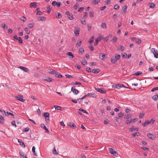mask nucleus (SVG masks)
I'll use <instances>...</instances> for the list:
<instances>
[{
	"label": "nucleus",
	"instance_id": "1",
	"mask_svg": "<svg viewBox=\"0 0 158 158\" xmlns=\"http://www.w3.org/2000/svg\"><path fill=\"white\" fill-rule=\"evenodd\" d=\"M120 57L121 56L120 55L117 54H115L114 58V57L111 58V61L113 63H115L116 62L117 60L120 59Z\"/></svg>",
	"mask_w": 158,
	"mask_h": 158
},
{
	"label": "nucleus",
	"instance_id": "2",
	"mask_svg": "<svg viewBox=\"0 0 158 158\" xmlns=\"http://www.w3.org/2000/svg\"><path fill=\"white\" fill-rule=\"evenodd\" d=\"M23 96H21V95L18 96H15V98L16 99L18 100H19L20 101L24 102L25 101V100L24 99H23Z\"/></svg>",
	"mask_w": 158,
	"mask_h": 158
},
{
	"label": "nucleus",
	"instance_id": "3",
	"mask_svg": "<svg viewBox=\"0 0 158 158\" xmlns=\"http://www.w3.org/2000/svg\"><path fill=\"white\" fill-rule=\"evenodd\" d=\"M151 51L154 54V57L156 58H158V53L156 52L157 51H156L155 49L154 48H152L151 49Z\"/></svg>",
	"mask_w": 158,
	"mask_h": 158
},
{
	"label": "nucleus",
	"instance_id": "4",
	"mask_svg": "<svg viewBox=\"0 0 158 158\" xmlns=\"http://www.w3.org/2000/svg\"><path fill=\"white\" fill-rule=\"evenodd\" d=\"M71 91L75 94H77L79 93V91L75 88V86H73L72 87Z\"/></svg>",
	"mask_w": 158,
	"mask_h": 158
},
{
	"label": "nucleus",
	"instance_id": "5",
	"mask_svg": "<svg viewBox=\"0 0 158 158\" xmlns=\"http://www.w3.org/2000/svg\"><path fill=\"white\" fill-rule=\"evenodd\" d=\"M147 136L148 138L152 140H154L155 138V136L152 134L148 133L147 134Z\"/></svg>",
	"mask_w": 158,
	"mask_h": 158
},
{
	"label": "nucleus",
	"instance_id": "6",
	"mask_svg": "<svg viewBox=\"0 0 158 158\" xmlns=\"http://www.w3.org/2000/svg\"><path fill=\"white\" fill-rule=\"evenodd\" d=\"M52 4L53 6L56 5L57 7H59L60 6L61 3L60 2H56L55 1H53L52 2Z\"/></svg>",
	"mask_w": 158,
	"mask_h": 158
},
{
	"label": "nucleus",
	"instance_id": "7",
	"mask_svg": "<svg viewBox=\"0 0 158 158\" xmlns=\"http://www.w3.org/2000/svg\"><path fill=\"white\" fill-rule=\"evenodd\" d=\"M80 29L76 28L74 30V33L76 36H78L79 34Z\"/></svg>",
	"mask_w": 158,
	"mask_h": 158
},
{
	"label": "nucleus",
	"instance_id": "8",
	"mask_svg": "<svg viewBox=\"0 0 158 158\" xmlns=\"http://www.w3.org/2000/svg\"><path fill=\"white\" fill-rule=\"evenodd\" d=\"M106 56H107V54H106L101 53L99 56V58L102 60L105 58V57Z\"/></svg>",
	"mask_w": 158,
	"mask_h": 158
},
{
	"label": "nucleus",
	"instance_id": "9",
	"mask_svg": "<svg viewBox=\"0 0 158 158\" xmlns=\"http://www.w3.org/2000/svg\"><path fill=\"white\" fill-rule=\"evenodd\" d=\"M19 68L21 69L22 70H23V71H24L25 72H29V69H28L25 67L21 66L19 67Z\"/></svg>",
	"mask_w": 158,
	"mask_h": 158
},
{
	"label": "nucleus",
	"instance_id": "10",
	"mask_svg": "<svg viewBox=\"0 0 158 158\" xmlns=\"http://www.w3.org/2000/svg\"><path fill=\"white\" fill-rule=\"evenodd\" d=\"M54 74H55L56 77L58 78H60L62 77V76L61 74L56 71H55Z\"/></svg>",
	"mask_w": 158,
	"mask_h": 158
},
{
	"label": "nucleus",
	"instance_id": "11",
	"mask_svg": "<svg viewBox=\"0 0 158 158\" xmlns=\"http://www.w3.org/2000/svg\"><path fill=\"white\" fill-rule=\"evenodd\" d=\"M37 6V4L35 2H31L30 4V7L31 8H32V7L36 8Z\"/></svg>",
	"mask_w": 158,
	"mask_h": 158
},
{
	"label": "nucleus",
	"instance_id": "12",
	"mask_svg": "<svg viewBox=\"0 0 158 158\" xmlns=\"http://www.w3.org/2000/svg\"><path fill=\"white\" fill-rule=\"evenodd\" d=\"M100 70L99 69L97 68L93 69L92 71V72L94 73H99L100 72Z\"/></svg>",
	"mask_w": 158,
	"mask_h": 158
},
{
	"label": "nucleus",
	"instance_id": "13",
	"mask_svg": "<svg viewBox=\"0 0 158 158\" xmlns=\"http://www.w3.org/2000/svg\"><path fill=\"white\" fill-rule=\"evenodd\" d=\"M19 154L21 158H27V157L25 156L24 153L23 152H20Z\"/></svg>",
	"mask_w": 158,
	"mask_h": 158
},
{
	"label": "nucleus",
	"instance_id": "14",
	"mask_svg": "<svg viewBox=\"0 0 158 158\" xmlns=\"http://www.w3.org/2000/svg\"><path fill=\"white\" fill-rule=\"evenodd\" d=\"M44 80L48 82H52L53 80V79L48 77L46 79H44Z\"/></svg>",
	"mask_w": 158,
	"mask_h": 158
},
{
	"label": "nucleus",
	"instance_id": "15",
	"mask_svg": "<svg viewBox=\"0 0 158 158\" xmlns=\"http://www.w3.org/2000/svg\"><path fill=\"white\" fill-rule=\"evenodd\" d=\"M18 141L20 145L23 146L24 148L25 147V144H24V143L21 140L18 139Z\"/></svg>",
	"mask_w": 158,
	"mask_h": 158
},
{
	"label": "nucleus",
	"instance_id": "16",
	"mask_svg": "<svg viewBox=\"0 0 158 158\" xmlns=\"http://www.w3.org/2000/svg\"><path fill=\"white\" fill-rule=\"evenodd\" d=\"M54 107H55V108H53L52 109H54V110H61V107L60 106H57L55 105V106H54Z\"/></svg>",
	"mask_w": 158,
	"mask_h": 158
},
{
	"label": "nucleus",
	"instance_id": "17",
	"mask_svg": "<svg viewBox=\"0 0 158 158\" xmlns=\"http://www.w3.org/2000/svg\"><path fill=\"white\" fill-rule=\"evenodd\" d=\"M41 127H43L45 130L47 132H49L48 130L46 128V127L45 126L44 124H41Z\"/></svg>",
	"mask_w": 158,
	"mask_h": 158
},
{
	"label": "nucleus",
	"instance_id": "18",
	"mask_svg": "<svg viewBox=\"0 0 158 158\" xmlns=\"http://www.w3.org/2000/svg\"><path fill=\"white\" fill-rule=\"evenodd\" d=\"M46 20V18L44 17H40L38 19V21H45Z\"/></svg>",
	"mask_w": 158,
	"mask_h": 158
},
{
	"label": "nucleus",
	"instance_id": "19",
	"mask_svg": "<svg viewBox=\"0 0 158 158\" xmlns=\"http://www.w3.org/2000/svg\"><path fill=\"white\" fill-rule=\"evenodd\" d=\"M112 87L114 88H116L119 89L121 88V86L120 85V84H117L116 85H113L112 86Z\"/></svg>",
	"mask_w": 158,
	"mask_h": 158
},
{
	"label": "nucleus",
	"instance_id": "20",
	"mask_svg": "<svg viewBox=\"0 0 158 158\" xmlns=\"http://www.w3.org/2000/svg\"><path fill=\"white\" fill-rule=\"evenodd\" d=\"M81 41L78 40L77 44H76V47H79L81 46Z\"/></svg>",
	"mask_w": 158,
	"mask_h": 158
},
{
	"label": "nucleus",
	"instance_id": "21",
	"mask_svg": "<svg viewBox=\"0 0 158 158\" xmlns=\"http://www.w3.org/2000/svg\"><path fill=\"white\" fill-rule=\"evenodd\" d=\"M136 130L137 131H138L139 130V128H134V127H132L130 128L129 131L131 132H132L133 131H135Z\"/></svg>",
	"mask_w": 158,
	"mask_h": 158
},
{
	"label": "nucleus",
	"instance_id": "22",
	"mask_svg": "<svg viewBox=\"0 0 158 158\" xmlns=\"http://www.w3.org/2000/svg\"><path fill=\"white\" fill-rule=\"evenodd\" d=\"M94 95L95 96V95H94L92 93H88L86 94V95L84 96L85 98L87 96L88 97H94Z\"/></svg>",
	"mask_w": 158,
	"mask_h": 158
},
{
	"label": "nucleus",
	"instance_id": "23",
	"mask_svg": "<svg viewBox=\"0 0 158 158\" xmlns=\"http://www.w3.org/2000/svg\"><path fill=\"white\" fill-rule=\"evenodd\" d=\"M131 115L129 114H125L124 115V117L125 119H128L130 118L131 117Z\"/></svg>",
	"mask_w": 158,
	"mask_h": 158
},
{
	"label": "nucleus",
	"instance_id": "24",
	"mask_svg": "<svg viewBox=\"0 0 158 158\" xmlns=\"http://www.w3.org/2000/svg\"><path fill=\"white\" fill-rule=\"evenodd\" d=\"M149 124L148 120L145 121L144 123H142V124L144 127H146Z\"/></svg>",
	"mask_w": 158,
	"mask_h": 158
},
{
	"label": "nucleus",
	"instance_id": "25",
	"mask_svg": "<svg viewBox=\"0 0 158 158\" xmlns=\"http://www.w3.org/2000/svg\"><path fill=\"white\" fill-rule=\"evenodd\" d=\"M4 119L3 117L1 115L0 116V123H4Z\"/></svg>",
	"mask_w": 158,
	"mask_h": 158
},
{
	"label": "nucleus",
	"instance_id": "26",
	"mask_svg": "<svg viewBox=\"0 0 158 158\" xmlns=\"http://www.w3.org/2000/svg\"><path fill=\"white\" fill-rule=\"evenodd\" d=\"M152 98L155 101H156L158 99V95H153L152 97Z\"/></svg>",
	"mask_w": 158,
	"mask_h": 158
},
{
	"label": "nucleus",
	"instance_id": "27",
	"mask_svg": "<svg viewBox=\"0 0 158 158\" xmlns=\"http://www.w3.org/2000/svg\"><path fill=\"white\" fill-rule=\"evenodd\" d=\"M55 72V71L54 70L52 69H49L48 72V73H50L52 74H54V73Z\"/></svg>",
	"mask_w": 158,
	"mask_h": 158
},
{
	"label": "nucleus",
	"instance_id": "28",
	"mask_svg": "<svg viewBox=\"0 0 158 158\" xmlns=\"http://www.w3.org/2000/svg\"><path fill=\"white\" fill-rule=\"evenodd\" d=\"M100 2V0H94L93 2V4L96 5L98 3Z\"/></svg>",
	"mask_w": 158,
	"mask_h": 158
},
{
	"label": "nucleus",
	"instance_id": "29",
	"mask_svg": "<svg viewBox=\"0 0 158 158\" xmlns=\"http://www.w3.org/2000/svg\"><path fill=\"white\" fill-rule=\"evenodd\" d=\"M117 40V38L116 36L114 37L110 41H113L115 43L116 42Z\"/></svg>",
	"mask_w": 158,
	"mask_h": 158
},
{
	"label": "nucleus",
	"instance_id": "30",
	"mask_svg": "<svg viewBox=\"0 0 158 158\" xmlns=\"http://www.w3.org/2000/svg\"><path fill=\"white\" fill-rule=\"evenodd\" d=\"M127 8V6L126 5H125L123 7V11L124 12V13H125L126 12Z\"/></svg>",
	"mask_w": 158,
	"mask_h": 158
},
{
	"label": "nucleus",
	"instance_id": "31",
	"mask_svg": "<svg viewBox=\"0 0 158 158\" xmlns=\"http://www.w3.org/2000/svg\"><path fill=\"white\" fill-rule=\"evenodd\" d=\"M84 52V50L83 48H80L79 50V52L80 53L83 54Z\"/></svg>",
	"mask_w": 158,
	"mask_h": 158
},
{
	"label": "nucleus",
	"instance_id": "32",
	"mask_svg": "<svg viewBox=\"0 0 158 158\" xmlns=\"http://www.w3.org/2000/svg\"><path fill=\"white\" fill-rule=\"evenodd\" d=\"M52 152L55 155H57L58 154V153L57 152L55 147L54 148Z\"/></svg>",
	"mask_w": 158,
	"mask_h": 158
},
{
	"label": "nucleus",
	"instance_id": "33",
	"mask_svg": "<svg viewBox=\"0 0 158 158\" xmlns=\"http://www.w3.org/2000/svg\"><path fill=\"white\" fill-rule=\"evenodd\" d=\"M124 48L122 46L120 45L119 48L117 49L118 50H120L121 51H124Z\"/></svg>",
	"mask_w": 158,
	"mask_h": 158
},
{
	"label": "nucleus",
	"instance_id": "34",
	"mask_svg": "<svg viewBox=\"0 0 158 158\" xmlns=\"http://www.w3.org/2000/svg\"><path fill=\"white\" fill-rule=\"evenodd\" d=\"M101 27L103 29H106V25L105 23H102L101 25Z\"/></svg>",
	"mask_w": 158,
	"mask_h": 158
},
{
	"label": "nucleus",
	"instance_id": "35",
	"mask_svg": "<svg viewBox=\"0 0 158 158\" xmlns=\"http://www.w3.org/2000/svg\"><path fill=\"white\" fill-rule=\"evenodd\" d=\"M150 4V7L152 8H153L155 7V5L152 3H149Z\"/></svg>",
	"mask_w": 158,
	"mask_h": 158
},
{
	"label": "nucleus",
	"instance_id": "36",
	"mask_svg": "<svg viewBox=\"0 0 158 158\" xmlns=\"http://www.w3.org/2000/svg\"><path fill=\"white\" fill-rule=\"evenodd\" d=\"M106 92V91L105 89L104 88H101L100 92L102 94H105Z\"/></svg>",
	"mask_w": 158,
	"mask_h": 158
},
{
	"label": "nucleus",
	"instance_id": "37",
	"mask_svg": "<svg viewBox=\"0 0 158 158\" xmlns=\"http://www.w3.org/2000/svg\"><path fill=\"white\" fill-rule=\"evenodd\" d=\"M25 31L26 32V34H30V31L29 30V29L27 28H25L24 29Z\"/></svg>",
	"mask_w": 158,
	"mask_h": 158
},
{
	"label": "nucleus",
	"instance_id": "38",
	"mask_svg": "<svg viewBox=\"0 0 158 158\" xmlns=\"http://www.w3.org/2000/svg\"><path fill=\"white\" fill-rule=\"evenodd\" d=\"M67 55H69V56L71 57V58H73L74 57V55L71 52H68L67 53Z\"/></svg>",
	"mask_w": 158,
	"mask_h": 158
},
{
	"label": "nucleus",
	"instance_id": "39",
	"mask_svg": "<svg viewBox=\"0 0 158 158\" xmlns=\"http://www.w3.org/2000/svg\"><path fill=\"white\" fill-rule=\"evenodd\" d=\"M2 27L4 29H7V26L5 24L2 23Z\"/></svg>",
	"mask_w": 158,
	"mask_h": 158
},
{
	"label": "nucleus",
	"instance_id": "40",
	"mask_svg": "<svg viewBox=\"0 0 158 158\" xmlns=\"http://www.w3.org/2000/svg\"><path fill=\"white\" fill-rule=\"evenodd\" d=\"M155 121V120L154 119L152 118L151 119V120L150 121L148 120V122L149 123H149L153 124L154 123Z\"/></svg>",
	"mask_w": 158,
	"mask_h": 158
},
{
	"label": "nucleus",
	"instance_id": "41",
	"mask_svg": "<svg viewBox=\"0 0 158 158\" xmlns=\"http://www.w3.org/2000/svg\"><path fill=\"white\" fill-rule=\"evenodd\" d=\"M78 110L80 111H82L84 113H85L86 114H88V112L87 111H85V110H84L80 108Z\"/></svg>",
	"mask_w": 158,
	"mask_h": 158
},
{
	"label": "nucleus",
	"instance_id": "42",
	"mask_svg": "<svg viewBox=\"0 0 158 158\" xmlns=\"http://www.w3.org/2000/svg\"><path fill=\"white\" fill-rule=\"evenodd\" d=\"M131 123H132V121L131 120H127L125 122V123L128 125L130 124Z\"/></svg>",
	"mask_w": 158,
	"mask_h": 158
},
{
	"label": "nucleus",
	"instance_id": "43",
	"mask_svg": "<svg viewBox=\"0 0 158 158\" xmlns=\"http://www.w3.org/2000/svg\"><path fill=\"white\" fill-rule=\"evenodd\" d=\"M144 115V113H140L139 115V118L141 119Z\"/></svg>",
	"mask_w": 158,
	"mask_h": 158
},
{
	"label": "nucleus",
	"instance_id": "44",
	"mask_svg": "<svg viewBox=\"0 0 158 158\" xmlns=\"http://www.w3.org/2000/svg\"><path fill=\"white\" fill-rule=\"evenodd\" d=\"M109 152L111 153V154H113L114 152V151H115L112 148H110L109 149Z\"/></svg>",
	"mask_w": 158,
	"mask_h": 158
},
{
	"label": "nucleus",
	"instance_id": "45",
	"mask_svg": "<svg viewBox=\"0 0 158 158\" xmlns=\"http://www.w3.org/2000/svg\"><path fill=\"white\" fill-rule=\"evenodd\" d=\"M34 25V24L32 23H30L28 25V27H29L30 28H32Z\"/></svg>",
	"mask_w": 158,
	"mask_h": 158
},
{
	"label": "nucleus",
	"instance_id": "46",
	"mask_svg": "<svg viewBox=\"0 0 158 158\" xmlns=\"http://www.w3.org/2000/svg\"><path fill=\"white\" fill-rule=\"evenodd\" d=\"M19 42V43L21 44H22L23 43V40L20 37H19V39L18 40Z\"/></svg>",
	"mask_w": 158,
	"mask_h": 158
},
{
	"label": "nucleus",
	"instance_id": "47",
	"mask_svg": "<svg viewBox=\"0 0 158 158\" xmlns=\"http://www.w3.org/2000/svg\"><path fill=\"white\" fill-rule=\"evenodd\" d=\"M142 73V72L140 71H138L136 73L135 75L136 76H139Z\"/></svg>",
	"mask_w": 158,
	"mask_h": 158
},
{
	"label": "nucleus",
	"instance_id": "48",
	"mask_svg": "<svg viewBox=\"0 0 158 158\" xmlns=\"http://www.w3.org/2000/svg\"><path fill=\"white\" fill-rule=\"evenodd\" d=\"M65 76L67 78H71L73 77L70 75L69 74H66Z\"/></svg>",
	"mask_w": 158,
	"mask_h": 158
},
{
	"label": "nucleus",
	"instance_id": "49",
	"mask_svg": "<svg viewBox=\"0 0 158 158\" xmlns=\"http://www.w3.org/2000/svg\"><path fill=\"white\" fill-rule=\"evenodd\" d=\"M0 112H1V114L2 115H4V114H5V115H6V112L4 111V110H0Z\"/></svg>",
	"mask_w": 158,
	"mask_h": 158
},
{
	"label": "nucleus",
	"instance_id": "50",
	"mask_svg": "<svg viewBox=\"0 0 158 158\" xmlns=\"http://www.w3.org/2000/svg\"><path fill=\"white\" fill-rule=\"evenodd\" d=\"M136 43L138 44H140L141 43V40L140 39H138V41H135Z\"/></svg>",
	"mask_w": 158,
	"mask_h": 158
},
{
	"label": "nucleus",
	"instance_id": "51",
	"mask_svg": "<svg viewBox=\"0 0 158 158\" xmlns=\"http://www.w3.org/2000/svg\"><path fill=\"white\" fill-rule=\"evenodd\" d=\"M49 115V114L48 113H44V116L45 118L47 117Z\"/></svg>",
	"mask_w": 158,
	"mask_h": 158
},
{
	"label": "nucleus",
	"instance_id": "52",
	"mask_svg": "<svg viewBox=\"0 0 158 158\" xmlns=\"http://www.w3.org/2000/svg\"><path fill=\"white\" fill-rule=\"evenodd\" d=\"M119 8V6L118 5H115L114 6V8L115 10H118Z\"/></svg>",
	"mask_w": 158,
	"mask_h": 158
},
{
	"label": "nucleus",
	"instance_id": "53",
	"mask_svg": "<svg viewBox=\"0 0 158 158\" xmlns=\"http://www.w3.org/2000/svg\"><path fill=\"white\" fill-rule=\"evenodd\" d=\"M89 15L90 17H93L94 16V12H89Z\"/></svg>",
	"mask_w": 158,
	"mask_h": 158
},
{
	"label": "nucleus",
	"instance_id": "54",
	"mask_svg": "<svg viewBox=\"0 0 158 158\" xmlns=\"http://www.w3.org/2000/svg\"><path fill=\"white\" fill-rule=\"evenodd\" d=\"M47 10L48 12L49 13L51 11V9L50 8V6H47Z\"/></svg>",
	"mask_w": 158,
	"mask_h": 158
},
{
	"label": "nucleus",
	"instance_id": "55",
	"mask_svg": "<svg viewBox=\"0 0 158 158\" xmlns=\"http://www.w3.org/2000/svg\"><path fill=\"white\" fill-rule=\"evenodd\" d=\"M68 18L70 20H72L73 19L72 15H71L70 14L68 16Z\"/></svg>",
	"mask_w": 158,
	"mask_h": 158
},
{
	"label": "nucleus",
	"instance_id": "56",
	"mask_svg": "<svg viewBox=\"0 0 158 158\" xmlns=\"http://www.w3.org/2000/svg\"><path fill=\"white\" fill-rule=\"evenodd\" d=\"M29 127H27L26 128H25L23 130V132H27L29 131Z\"/></svg>",
	"mask_w": 158,
	"mask_h": 158
},
{
	"label": "nucleus",
	"instance_id": "57",
	"mask_svg": "<svg viewBox=\"0 0 158 158\" xmlns=\"http://www.w3.org/2000/svg\"><path fill=\"white\" fill-rule=\"evenodd\" d=\"M56 17L58 18H60L61 17V15L60 13H58Z\"/></svg>",
	"mask_w": 158,
	"mask_h": 158
},
{
	"label": "nucleus",
	"instance_id": "58",
	"mask_svg": "<svg viewBox=\"0 0 158 158\" xmlns=\"http://www.w3.org/2000/svg\"><path fill=\"white\" fill-rule=\"evenodd\" d=\"M20 19L21 20L23 21V22L25 21L26 20V19L24 16L20 18Z\"/></svg>",
	"mask_w": 158,
	"mask_h": 158
},
{
	"label": "nucleus",
	"instance_id": "59",
	"mask_svg": "<svg viewBox=\"0 0 158 158\" xmlns=\"http://www.w3.org/2000/svg\"><path fill=\"white\" fill-rule=\"evenodd\" d=\"M111 1L110 0H106L105 1V3L106 4H108L110 3Z\"/></svg>",
	"mask_w": 158,
	"mask_h": 158
},
{
	"label": "nucleus",
	"instance_id": "60",
	"mask_svg": "<svg viewBox=\"0 0 158 158\" xmlns=\"http://www.w3.org/2000/svg\"><path fill=\"white\" fill-rule=\"evenodd\" d=\"M123 114L122 113H120L118 114V115L119 117H122L123 116Z\"/></svg>",
	"mask_w": 158,
	"mask_h": 158
},
{
	"label": "nucleus",
	"instance_id": "61",
	"mask_svg": "<svg viewBox=\"0 0 158 158\" xmlns=\"http://www.w3.org/2000/svg\"><path fill=\"white\" fill-rule=\"evenodd\" d=\"M109 121L108 120H105L104 121V124H107L109 123Z\"/></svg>",
	"mask_w": 158,
	"mask_h": 158
},
{
	"label": "nucleus",
	"instance_id": "62",
	"mask_svg": "<svg viewBox=\"0 0 158 158\" xmlns=\"http://www.w3.org/2000/svg\"><path fill=\"white\" fill-rule=\"evenodd\" d=\"M85 98V97L84 96H83L82 98H79V99H78L77 100L79 102H81L82 101V100L83 99H84Z\"/></svg>",
	"mask_w": 158,
	"mask_h": 158
},
{
	"label": "nucleus",
	"instance_id": "63",
	"mask_svg": "<svg viewBox=\"0 0 158 158\" xmlns=\"http://www.w3.org/2000/svg\"><path fill=\"white\" fill-rule=\"evenodd\" d=\"M82 63L83 65H85V64H86L87 63V62L86 60H83L82 61Z\"/></svg>",
	"mask_w": 158,
	"mask_h": 158
},
{
	"label": "nucleus",
	"instance_id": "64",
	"mask_svg": "<svg viewBox=\"0 0 158 158\" xmlns=\"http://www.w3.org/2000/svg\"><path fill=\"white\" fill-rule=\"evenodd\" d=\"M11 124H12V125H13V126H15V127H17V126L15 124V121H13L12 122Z\"/></svg>",
	"mask_w": 158,
	"mask_h": 158
}]
</instances>
